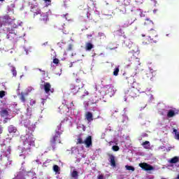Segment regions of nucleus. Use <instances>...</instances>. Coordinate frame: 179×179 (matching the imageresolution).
Returning a JSON list of instances; mask_svg holds the SVG:
<instances>
[{
	"instance_id": "6e6d98bb",
	"label": "nucleus",
	"mask_w": 179,
	"mask_h": 179,
	"mask_svg": "<svg viewBox=\"0 0 179 179\" xmlns=\"http://www.w3.org/2000/svg\"><path fill=\"white\" fill-rule=\"evenodd\" d=\"M109 143H110V145H111V143H113V141H110Z\"/></svg>"
},
{
	"instance_id": "8fccbe9b",
	"label": "nucleus",
	"mask_w": 179,
	"mask_h": 179,
	"mask_svg": "<svg viewBox=\"0 0 179 179\" xmlns=\"http://www.w3.org/2000/svg\"><path fill=\"white\" fill-rule=\"evenodd\" d=\"M10 33H11V34H13V33H14V34H16L17 32H15L14 31H12Z\"/></svg>"
},
{
	"instance_id": "6e6552de",
	"label": "nucleus",
	"mask_w": 179,
	"mask_h": 179,
	"mask_svg": "<svg viewBox=\"0 0 179 179\" xmlns=\"http://www.w3.org/2000/svg\"><path fill=\"white\" fill-rule=\"evenodd\" d=\"M139 167L142 168L145 171H152V170H155V167L145 162L139 164Z\"/></svg>"
},
{
	"instance_id": "c9c22d12",
	"label": "nucleus",
	"mask_w": 179,
	"mask_h": 179,
	"mask_svg": "<svg viewBox=\"0 0 179 179\" xmlns=\"http://www.w3.org/2000/svg\"><path fill=\"white\" fill-rule=\"evenodd\" d=\"M73 48V46L70 44L68 47L67 51H72V48Z\"/></svg>"
},
{
	"instance_id": "7ed1b4c3",
	"label": "nucleus",
	"mask_w": 179,
	"mask_h": 179,
	"mask_svg": "<svg viewBox=\"0 0 179 179\" xmlns=\"http://www.w3.org/2000/svg\"><path fill=\"white\" fill-rule=\"evenodd\" d=\"M128 80L131 81L133 80V83L131 84V87L127 91V94L129 97L135 99L136 97H138V94H139V91L138 90V88H136V85L138 84L135 82L134 77L128 78Z\"/></svg>"
},
{
	"instance_id": "20e7f679",
	"label": "nucleus",
	"mask_w": 179,
	"mask_h": 179,
	"mask_svg": "<svg viewBox=\"0 0 179 179\" xmlns=\"http://www.w3.org/2000/svg\"><path fill=\"white\" fill-rule=\"evenodd\" d=\"M83 86H85V85L82 82V80L77 78L76 80V84L70 85V92L73 94H76V93H78L80 89H83Z\"/></svg>"
},
{
	"instance_id": "052dcab7",
	"label": "nucleus",
	"mask_w": 179,
	"mask_h": 179,
	"mask_svg": "<svg viewBox=\"0 0 179 179\" xmlns=\"http://www.w3.org/2000/svg\"><path fill=\"white\" fill-rule=\"evenodd\" d=\"M34 1H37V0H34Z\"/></svg>"
},
{
	"instance_id": "f3484780",
	"label": "nucleus",
	"mask_w": 179,
	"mask_h": 179,
	"mask_svg": "<svg viewBox=\"0 0 179 179\" xmlns=\"http://www.w3.org/2000/svg\"><path fill=\"white\" fill-rule=\"evenodd\" d=\"M85 118L88 122H92V121H93V113L91 112H87L85 114Z\"/></svg>"
},
{
	"instance_id": "393cba45",
	"label": "nucleus",
	"mask_w": 179,
	"mask_h": 179,
	"mask_svg": "<svg viewBox=\"0 0 179 179\" xmlns=\"http://www.w3.org/2000/svg\"><path fill=\"white\" fill-rule=\"evenodd\" d=\"M125 169L129 171H135V167L129 165H126Z\"/></svg>"
},
{
	"instance_id": "58836bf2",
	"label": "nucleus",
	"mask_w": 179,
	"mask_h": 179,
	"mask_svg": "<svg viewBox=\"0 0 179 179\" xmlns=\"http://www.w3.org/2000/svg\"><path fill=\"white\" fill-rule=\"evenodd\" d=\"M73 107H75V105L73 104V101H71L70 103L69 108H73Z\"/></svg>"
},
{
	"instance_id": "37998d69",
	"label": "nucleus",
	"mask_w": 179,
	"mask_h": 179,
	"mask_svg": "<svg viewBox=\"0 0 179 179\" xmlns=\"http://www.w3.org/2000/svg\"><path fill=\"white\" fill-rule=\"evenodd\" d=\"M40 72H42L43 75H45V71H43L41 69H38Z\"/></svg>"
},
{
	"instance_id": "b1692460",
	"label": "nucleus",
	"mask_w": 179,
	"mask_h": 179,
	"mask_svg": "<svg viewBox=\"0 0 179 179\" xmlns=\"http://www.w3.org/2000/svg\"><path fill=\"white\" fill-rule=\"evenodd\" d=\"M120 73V67H116L113 71V76H118V73Z\"/></svg>"
},
{
	"instance_id": "c756f323",
	"label": "nucleus",
	"mask_w": 179,
	"mask_h": 179,
	"mask_svg": "<svg viewBox=\"0 0 179 179\" xmlns=\"http://www.w3.org/2000/svg\"><path fill=\"white\" fill-rule=\"evenodd\" d=\"M112 149L113 152H118V150H120V147L118 145H113Z\"/></svg>"
},
{
	"instance_id": "4468645a",
	"label": "nucleus",
	"mask_w": 179,
	"mask_h": 179,
	"mask_svg": "<svg viewBox=\"0 0 179 179\" xmlns=\"http://www.w3.org/2000/svg\"><path fill=\"white\" fill-rule=\"evenodd\" d=\"M0 115L2 118H6L9 116V110L8 109L3 108L0 111Z\"/></svg>"
},
{
	"instance_id": "2eb2a0df",
	"label": "nucleus",
	"mask_w": 179,
	"mask_h": 179,
	"mask_svg": "<svg viewBox=\"0 0 179 179\" xmlns=\"http://www.w3.org/2000/svg\"><path fill=\"white\" fill-rule=\"evenodd\" d=\"M7 131L10 134H16L17 132V128L11 124L7 127Z\"/></svg>"
},
{
	"instance_id": "72a5a7b5",
	"label": "nucleus",
	"mask_w": 179,
	"mask_h": 179,
	"mask_svg": "<svg viewBox=\"0 0 179 179\" xmlns=\"http://www.w3.org/2000/svg\"><path fill=\"white\" fill-rule=\"evenodd\" d=\"M53 64H59V59H58L57 58H55L53 59Z\"/></svg>"
},
{
	"instance_id": "a19ab883",
	"label": "nucleus",
	"mask_w": 179,
	"mask_h": 179,
	"mask_svg": "<svg viewBox=\"0 0 179 179\" xmlns=\"http://www.w3.org/2000/svg\"><path fill=\"white\" fill-rule=\"evenodd\" d=\"M8 120H9V118L5 117V119L3 121V124H6L8 122Z\"/></svg>"
},
{
	"instance_id": "3c124183",
	"label": "nucleus",
	"mask_w": 179,
	"mask_h": 179,
	"mask_svg": "<svg viewBox=\"0 0 179 179\" xmlns=\"http://www.w3.org/2000/svg\"><path fill=\"white\" fill-rule=\"evenodd\" d=\"M176 179H179V174L178 175V176Z\"/></svg>"
},
{
	"instance_id": "bf43d9fd",
	"label": "nucleus",
	"mask_w": 179,
	"mask_h": 179,
	"mask_svg": "<svg viewBox=\"0 0 179 179\" xmlns=\"http://www.w3.org/2000/svg\"><path fill=\"white\" fill-rule=\"evenodd\" d=\"M151 1H156V0H151Z\"/></svg>"
},
{
	"instance_id": "4c0bfd02",
	"label": "nucleus",
	"mask_w": 179,
	"mask_h": 179,
	"mask_svg": "<svg viewBox=\"0 0 179 179\" xmlns=\"http://www.w3.org/2000/svg\"><path fill=\"white\" fill-rule=\"evenodd\" d=\"M10 146L8 147L7 150H6V152H8V155H10Z\"/></svg>"
},
{
	"instance_id": "49530a36",
	"label": "nucleus",
	"mask_w": 179,
	"mask_h": 179,
	"mask_svg": "<svg viewBox=\"0 0 179 179\" xmlns=\"http://www.w3.org/2000/svg\"><path fill=\"white\" fill-rule=\"evenodd\" d=\"M44 2H49V3H51V0H43Z\"/></svg>"
},
{
	"instance_id": "9d476101",
	"label": "nucleus",
	"mask_w": 179,
	"mask_h": 179,
	"mask_svg": "<svg viewBox=\"0 0 179 179\" xmlns=\"http://www.w3.org/2000/svg\"><path fill=\"white\" fill-rule=\"evenodd\" d=\"M136 20V19H132V17H127L124 22V27H129V26H131V24H132V23H134V22H135Z\"/></svg>"
},
{
	"instance_id": "ddd939ff",
	"label": "nucleus",
	"mask_w": 179,
	"mask_h": 179,
	"mask_svg": "<svg viewBox=\"0 0 179 179\" xmlns=\"http://www.w3.org/2000/svg\"><path fill=\"white\" fill-rule=\"evenodd\" d=\"M84 143L86 148H90V146H92L93 143L92 141V136H88L84 141Z\"/></svg>"
},
{
	"instance_id": "de8ad7c7",
	"label": "nucleus",
	"mask_w": 179,
	"mask_h": 179,
	"mask_svg": "<svg viewBox=\"0 0 179 179\" xmlns=\"http://www.w3.org/2000/svg\"><path fill=\"white\" fill-rule=\"evenodd\" d=\"M117 48V47L115 48H110V50H115Z\"/></svg>"
},
{
	"instance_id": "f704fd0d",
	"label": "nucleus",
	"mask_w": 179,
	"mask_h": 179,
	"mask_svg": "<svg viewBox=\"0 0 179 179\" xmlns=\"http://www.w3.org/2000/svg\"><path fill=\"white\" fill-rule=\"evenodd\" d=\"M2 153H3V154L1 155V156H0V159H2L3 157H5V156H6V157H7L8 154L4 155V154H5V151H3Z\"/></svg>"
},
{
	"instance_id": "2f4dec72",
	"label": "nucleus",
	"mask_w": 179,
	"mask_h": 179,
	"mask_svg": "<svg viewBox=\"0 0 179 179\" xmlns=\"http://www.w3.org/2000/svg\"><path fill=\"white\" fill-rule=\"evenodd\" d=\"M63 34H65L66 36H68L69 34V30H66L65 27L63 28Z\"/></svg>"
},
{
	"instance_id": "dca6fc26",
	"label": "nucleus",
	"mask_w": 179,
	"mask_h": 179,
	"mask_svg": "<svg viewBox=\"0 0 179 179\" xmlns=\"http://www.w3.org/2000/svg\"><path fill=\"white\" fill-rule=\"evenodd\" d=\"M41 15L39 20L41 22H43V23H47V21L48 20V15L45 13H41L39 14Z\"/></svg>"
},
{
	"instance_id": "5701e85b",
	"label": "nucleus",
	"mask_w": 179,
	"mask_h": 179,
	"mask_svg": "<svg viewBox=\"0 0 179 179\" xmlns=\"http://www.w3.org/2000/svg\"><path fill=\"white\" fill-rule=\"evenodd\" d=\"M142 145L144 146L145 149H149V146H150V142L145 141L142 143Z\"/></svg>"
},
{
	"instance_id": "13d9d810",
	"label": "nucleus",
	"mask_w": 179,
	"mask_h": 179,
	"mask_svg": "<svg viewBox=\"0 0 179 179\" xmlns=\"http://www.w3.org/2000/svg\"><path fill=\"white\" fill-rule=\"evenodd\" d=\"M72 57H73V53L71 55Z\"/></svg>"
},
{
	"instance_id": "5fc2aeb1",
	"label": "nucleus",
	"mask_w": 179,
	"mask_h": 179,
	"mask_svg": "<svg viewBox=\"0 0 179 179\" xmlns=\"http://www.w3.org/2000/svg\"><path fill=\"white\" fill-rule=\"evenodd\" d=\"M72 65H73V64H72V63H71V66H70V68H72Z\"/></svg>"
},
{
	"instance_id": "a18cd8bd",
	"label": "nucleus",
	"mask_w": 179,
	"mask_h": 179,
	"mask_svg": "<svg viewBox=\"0 0 179 179\" xmlns=\"http://www.w3.org/2000/svg\"><path fill=\"white\" fill-rule=\"evenodd\" d=\"M92 36H93V35H92V34H87V38H89V37H92Z\"/></svg>"
},
{
	"instance_id": "9b49d317",
	"label": "nucleus",
	"mask_w": 179,
	"mask_h": 179,
	"mask_svg": "<svg viewBox=\"0 0 179 179\" xmlns=\"http://www.w3.org/2000/svg\"><path fill=\"white\" fill-rule=\"evenodd\" d=\"M144 26L146 29H153L155 27V24L153 23V21L149 20V19H145L144 22Z\"/></svg>"
},
{
	"instance_id": "39448f33",
	"label": "nucleus",
	"mask_w": 179,
	"mask_h": 179,
	"mask_svg": "<svg viewBox=\"0 0 179 179\" xmlns=\"http://www.w3.org/2000/svg\"><path fill=\"white\" fill-rule=\"evenodd\" d=\"M147 36L148 37V41H144V44H150V43H157V41H159V38H157V31L153 29V28H151L148 31Z\"/></svg>"
},
{
	"instance_id": "c03bdc74",
	"label": "nucleus",
	"mask_w": 179,
	"mask_h": 179,
	"mask_svg": "<svg viewBox=\"0 0 179 179\" xmlns=\"http://www.w3.org/2000/svg\"><path fill=\"white\" fill-rule=\"evenodd\" d=\"M122 13H127V9H125V7L123 8V10H122Z\"/></svg>"
},
{
	"instance_id": "c85d7f7f",
	"label": "nucleus",
	"mask_w": 179,
	"mask_h": 179,
	"mask_svg": "<svg viewBox=\"0 0 179 179\" xmlns=\"http://www.w3.org/2000/svg\"><path fill=\"white\" fill-rule=\"evenodd\" d=\"M173 132L175 134L176 139H178L179 141V134L178 133V130L174 129Z\"/></svg>"
},
{
	"instance_id": "412c9836",
	"label": "nucleus",
	"mask_w": 179,
	"mask_h": 179,
	"mask_svg": "<svg viewBox=\"0 0 179 179\" xmlns=\"http://www.w3.org/2000/svg\"><path fill=\"white\" fill-rule=\"evenodd\" d=\"M178 162H179V157H174L170 159L169 163H171V164H176V163H178Z\"/></svg>"
},
{
	"instance_id": "09e8293b",
	"label": "nucleus",
	"mask_w": 179,
	"mask_h": 179,
	"mask_svg": "<svg viewBox=\"0 0 179 179\" xmlns=\"http://www.w3.org/2000/svg\"><path fill=\"white\" fill-rule=\"evenodd\" d=\"M31 103H32V104H36V101H31Z\"/></svg>"
},
{
	"instance_id": "f257e3e1",
	"label": "nucleus",
	"mask_w": 179,
	"mask_h": 179,
	"mask_svg": "<svg viewBox=\"0 0 179 179\" xmlns=\"http://www.w3.org/2000/svg\"><path fill=\"white\" fill-rule=\"evenodd\" d=\"M21 142H22L24 148L22 150L24 156H29V152H31V146H35L36 138L33 134H25L21 136ZM29 151V152H27Z\"/></svg>"
},
{
	"instance_id": "473e14b6",
	"label": "nucleus",
	"mask_w": 179,
	"mask_h": 179,
	"mask_svg": "<svg viewBox=\"0 0 179 179\" xmlns=\"http://www.w3.org/2000/svg\"><path fill=\"white\" fill-rule=\"evenodd\" d=\"M85 96H89V92L85 90V94H83L82 96H80V99H85Z\"/></svg>"
},
{
	"instance_id": "cd10ccee",
	"label": "nucleus",
	"mask_w": 179,
	"mask_h": 179,
	"mask_svg": "<svg viewBox=\"0 0 179 179\" xmlns=\"http://www.w3.org/2000/svg\"><path fill=\"white\" fill-rule=\"evenodd\" d=\"M53 171H55V173H58V171H59V166L58 165H54Z\"/></svg>"
},
{
	"instance_id": "423d86ee",
	"label": "nucleus",
	"mask_w": 179,
	"mask_h": 179,
	"mask_svg": "<svg viewBox=\"0 0 179 179\" xmlns=\"http://www.w3.org/2000/svg\"><path fill=\"white\" fill-rule=\"evenodd\" d=\"M135 51L129 52L127 55V61L130 62L129 65H139V58L135 56Z\"/></svg>"
},
{
	"instance_id": "1a4fd4ad",
	"label": "nucleus",
	"mask_w": 179,
	"mask_h": 179,
	"mask_svg": "<svg viewBox=\"0 0 179 179\" xmlns=\"http://www.w3.org/2000/svg\"><path fill=\"white\" fill-rule=\"evenodd\" d=\"M31 12L34 13V17H36L37 15H41V10L37 6H31Z\"/></svg>"
},
{
	"instance_id": "e433bc0d",
	"label": "nucleus",
	"mask_w": 179,
	"mask_h": 179,
	"mask_svg": "<svg viewBox=\"0 0 179 179\" xmlns=\"http://www.w3.org/2000/svg\"><path fill=\"white\" fill-rule=\"evenodd\" d=\"M151 73H152V76H156V75H157V71H151Z\"/></svg>"
},
{
	"instance_id": "864d4df0",
	"label": "nucleus",
	"mask_w": 179,
	"mask_h": 179,
	"mask_svg": "<svg viewBox=\"0 0 179 179\" xmlns=\"http://www.w3.org/2000/svg\"><path fill=\"white\" fill-rule=\"evenodd\" d=\"M3 1H5V0H0V2H3Z\"/></svg>"
},
{
	"instance_id": "a211bd4d",
	"label": "nucleus",
	"mask_w": 179,
	"mask_h": 179,
	"mask_svg": "<svg viewBox=\"0 0 179 179\" xmlns=\"http://www.w3.org/2000/svg\"><path fill=\"white\" fill-rule=\"evenodd\" d=\"M29 93L21 92L20 99L22 103L26 102V96H28Z\"/></svg>"
},
{
	"instance_id": "6ab92c4d",
	"label": "nucleus",
	"mask_w": 179,
	"mask_h": 179,
	"mask_svg": "<svg viewBox=\"0 0 179 179\" xmlns=\"http://www.w3.org/2000/svg\"><path fill=\"white\" fill-rule=\"evenodd\" d=\"M176 115V111L173 110H169L167 113L168 118H173Z\"/></svg>"
},
{
	"instance_id": "4be33fe9",
	"label": "nucleus",
	"mask_w": 179,
	"mask_h": 179,
	"mask_svg": "<svg viewBox=\"0 0 179 179\" xmlns=\"http://www.w3.org/2000/svg\"><path fill=\"white\" fill-rule=\"evenodd\" d=\"M10 71L12 72L13 76L16 77L17 75V71H16V68L13 66H11Z\"/></svg>"
},
{
	"instance_id": "f8f14e48",
	"label": "nucleus",
	"mask_w": 179,
	"mask_h": 179,
	"mask_svg": "<svg viewBox=\"0 0 179 179\" xmlns=\"http://www.w3.org/2000/svg\"><path fill=\"white\" fill-rule=\"evenodd\" d=\"M108 156L109 157L108 162L110 163V166L112 167H116L117 164L115 163V156L113 155V154H108Z\"/></svg>"
},
{
	"instance_id": "7c9ffc66",
	"label": "nucleus",
	"mask_w": 179,
	"mask_h": 179,
	"mask_svg": "<svg viewBox=\"0 0 179 179\" xmlns=\"http://www.w3.org/2000/svg\"><path fill=\"white\" fill-rule=\"evenodd\" d=\"M5 91H0V99H3L5 97Z\"/></svg>"
},
{
	"instance_id": "bb28decb",
	"label": "nucleus",
	"mask_w": 179,
	"mask_h": 179,
	"mask_svg": "<svg viewBox=\"0 0 179 179\" xmlns=\"http://www.w3.org/2000/svg\"><path fill=\"white\" fill-rule=\"evenodd\" d=\"M79 176L78 173L76 171H73L71 173V177L73 178H78V176Z\"/></svg>"
},
{
	"instance_id": "0eeeda50",
	"label": "nucleus",
	"mask_w": 179,
	"mask_h": 179,
	"mask_svg": "<svg viewBox=\"0 0 179 179\" xmlns=\"http://www.w3.org/2000/svg\"><path fill=\"white\" fill-rule=\"evenodd\" d=\"M43 83H44L43 88H44L45 93H46V94H48L50 96L51 93H54L55 90L54 88L51 87V84L50 83H45L43 81Z\"/></svg>"
},
{
	"instance_id": "f03ea898",
	"label": "nucleus",
	"mask_w": 179,
	"mask_h": 179,
	"mask_svg": "<svg viewBox=\"0 0 179 179\" xmlns=\"http://www.w3.org/2000/svg\"><path fill=\"white\" fill-rule=\"evenodd\" d=\"M60 129L61 124L57 126V130H55V134L50 138L49 150H55V149H57V143H61V135H62V131H59Z\"/></svg>"
},
{
	"instance_id": "a878e982",
	"label": "nucleus",
	"mask_w": 179,
	"mask_h": 179,
	"mask_svg": "<svg viewBox=\"0 0 179 179\" xmlns=\"http://www.w3.org/2000/svg\"><path fill=\"white\" fill-rule=\"evenodd\" d=\"M83 143H85V141H83V139H82V138L79 137V138L77 139L76 144H77V145H83Z\"/></svg>"
},
{
	"instance_id": "ea45409f",
	"label": "nucleus",
	"mask_w": 179,
	"mask_h": 179,
	"mask_svg": "<svg viewBox=\"0 0 179 179\" xmlns=\"http://www.w3.org/2000/svg\"><path fill=\"white\" fill-rule=\"evenodd\" d=\"M2 132H3V127H2V125H0V135L1 134H2Z\"/></svg>"
},
{
	"instance_id": "79ce46f5",
	"label": "nucleus",
	"mask_w": 179,
	"mask_h": 179,
	"mask_svg": "<svg viewBox=\"0 0 179 179\" xmlns=\"http://www.w3.org/2000/svg\"><path fill=\"white\" fill-rule=\"evenodd\" d=\"M98 179H104V176L103 175H99Z\"/></svg>"
},
{
	"instance_id": "603ef678",
	"label": "nucleus",
	"mask_w": 179,
	"mask_h": 179,
	"mask_svg": "<svg viewBox=\"0 0 179 179\" xmlns=\"http://www.w3.org/2000/svg\"><path fill=\"white\" fill-rule=\"evenodd\" d=\"M128 83H130V85H132V83H130V82H129V80H128Z\"/></svg>"
},
{
	"instance_id": "4d7b16f0",
	"label": "nucleus",
	"mask_w": 179,
	"mask_h": 179,
	"mask_svg": "<svg viewBox=\"0 0 179 179\" xmlns=\"http://www.w3.org/2000/svg\"><path fill=\"white\" fill-rule=\"evenodd\" d=\"M142 37H145V35H144V34H142Z\"/></svg>"
},
{
	"instance_id": "aec40b11",
	"label": "nucleus",
	"mask_w": 179,
	"mask_h": 179,
	"mask_svg": "<svg viewBox=\"0 0 179 179\" xmlns=\"http://www.w3.org/2000/svg\"><path fill=\"white\" fill-rule=\"evenodd\" d=\"M94 47L93 44L91 43H87L85 45V50L86 51H91V50Z\"/></svg>"
}]
</instances>
